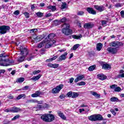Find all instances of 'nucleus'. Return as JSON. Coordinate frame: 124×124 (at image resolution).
<instances>
[{"mask_svg": "<svg viewBox=\"0 0 124 124\" xmlns=\"http://www.w3.org/2000/svg\"><path fill=\"white\" fill-rule=\"evenodd\" d=\"M6 57H8V56H4L3 54L0 55V65L1 66H8L10 64L14 63L13 60H10L9 59H6Z\"/></svg>", "mask_w": 124, "mask_h": 124, "instance_id": "obj_1", "label": "nucleus"}, {"mask_svg": "<svg viewBox=\"0 0 124 124\" xmlns=\"http://www.w3.org/2000/svg\"><path fill=\"white\" fill-rule=\"evenodd\" d=\"M63 29L62 30V33L65 35H70L72 34V30L69 29L70 25L68 23H64L62 26Z\"/></svg>", "mask_w": 124, "mask_h": 124, "instance_id": "obj_2", "label": "nucleus"}, {"mask_svg": "<svg viewBox=\"0 0 124 124\" xmlns=\"http://www.w3.org/2000/svg\"><path fill=\"white\" fill-rule=\"evenodd\" d=\"M10 30V27L9 26L5 25L0 26V33L1 34H4L7 32V31H9Z\"/></svg>", "mask_w": 124, "mask_h": 124, "instance_id": "obj_3", "label": "nucleus"}, {"mask_svg": "<svg viewBox=\"0 0 124 124\" xmlns=\"http://www.w3.org/2000/svg\"><path fill=\"white\" fill-rule=\"evenodd\" d=\"M123 45H124V44L120 42H112L109 44L110 47H113V48H116V49L121 46H123Z\"/></svg>", "mask_w": 124, "mask_h": 124, "instance_id": "obj_4", "label": "nucleus"}, {"mask_svg": "<svg viewBox=\"0 0 124 124\" xmlns=\"http://www.w3.org/2000/svg\"><path fill=\"white\" fill-rule=\"evenodd\" d=\"M19 49L20 50V55H22L24 57H26V56L29 54V51L27 48L23 46H21L19 47Z\"/></svg>", "mask_w": 124, "mask_h": 124, "instance_id": "obj_5", "label": "nucleus"}, {"mask_svg": "<svg viewBox=\"0 0 124 124\" xmlns=\"http://www.w3.org/2000/svg\"><path fill=\"white\" fill-rule=\"evenodd\" d=\"M63 88V84H61L55 88H53L52 90V93H60L61 91V90H62Z\"/></svg>", "mask_w": 124, "mask_h": 124, "instance_id": "obj_6", "label": "nucleus"}, {"mask_svg": "<svg viewBox=\"0 0 124 124\" xmlns=\"http://www.w3.org/2000/svg\"><path fill=\"white\" fill-rule=\"evenodd\" d=\"M94 26V24L93 22H89L84 24L83 27L84 29H87V30H90L93 29Z\"/></svg>", "mask_w": 124, "mask_h": 124, "instance_id": "obj_7", "label": "nucleus"}, {"mask_svg": "<svg viewBox=\"0 0 124 124\" xmlns=\"http://www.w3.org/2000/svg\"><path fill=\"white\" fill-rule=\"evenodd\" d=\"M45 48H50V47H51V46H52V45H53V44H55V43H56V40H53V41H49L48 42H45Z\"/></svg>", "mask_w": 124, "mask_h": 124, "instance_id": "obj_8", "label": "nucleus"}, {"mask_svg": "<svg viewBox=\"0 0 124 124\" xmlns=\"http://www.w3.org/2000/svg\"><path fill=\"white\" fill-rule=\"evenodd\" d=\"M68 53L67 52H64L63 54L61 55L58 58V62H62V61H65L66 59V57H67V55Z\"/></svg>", "mask_w": 124, "mask_h": 124, "instance_id": "obj_9", "label": "nucleus"}, {"mask_svg": "<svg viewBox=\"0 0 124 124\" xmlns=\"http://www.w3.org/2000/svg\"><path fill=\"white\" fill-rule=\"evenodd\" d=\"M107 50L108 53L112 54H116L117 52H118V49L116 48H113L112 47H108Z\"/></svg>", "mask_w": 124, "mask_h": 124, "instance_id": "obj_10", "label": "nucleus"}, {"mask_svg": "<svg viewBox=\"0 0 124 124\" xmlns=\"http://www.w3.org/2000/svg\"><path fill=\"white\" fill-rule=\"evenodd\" d=\"M94 8L97 10V11H99V12H102V11L105 10V8L103 6L94 5Z\"/></svg>", "mask_w": 124, "mask_h": 124, "instance_id": "obj_11", "label": "nucleus"}, {"mask_svg": "<svg viewBox=\"0 0 124 124\" xmlns=\"http://www.w3.org/2000/svg\"><path fill=\"white\" fill-rule=\"evenodd\" d=\"M86 10L88 13L90 14H92L93 15H96V11L93 10V8L92 7H87Z\"/></svg>", "mask_w": 124, "mask_h": 124, "instance_id": "obj_12", "label": "nucleus"}, {"mask_svg": "<svg viewBox=\"0 0 124 124\" xmlns=\"http://www.w3.org/2000/svg\"><path fill=\"white\" fill-rule=\"evenodd\" d=\"M41 118L42 119L44 122L46 123H49L50 119H48V114H45L41 117Z\"/></svg>", "mask_w": 124, "mask_h": 124, "instance_id": "obj_13", "label": "nucleus"}, {"mask_svg": "<svg viewBox=\"0 0 124 124\" xmlns=\"http://www.w3.org/2000/svg\"><path fill=\"white\" fill-rule=\"evenodd\" d=\"M85 78V75H80L78 76L77 78H76L75 80V83H77L78 82H79V81H81V80H83Z\"/></svg>", "mask_w": 124, "mask_h": 124, "instance_id": "obj_14", "label": "nucleus"}, {"mask_svg": "<svg viewBox=\"0 0 124 124\" xmlns=\"http://www.w3.org/2000/svg\"><path fill=\"white\" fill-rule=\"evenodd\" d=\"M55 36H56V35L54 33L49 34L47 37L48 39V41H53L54 40H56L55 39H54L55 38Z\"/></svg>", "mask_w": 124, "mask_h": 124, "instance_id": "obj_15", "label": "nucleus"}, {"mask_svg": "<svg viewBox=\"0 0 124 124\" xmlns=\"http://www.w3.org/2000/svg\"><path fill=\"white\" fill-rule=\"evenodd\" d=\"M97 77L98 79H99L100 80H102V81H103V80H105L107 78V77H106V76L102 74H98L97 75Z\"/></svg>", "mask_w": 124, "mask_h": 124, "instance_id": "obj_16", "label": "nucleus"}, {"mask_svg": "<svg viewBox=\"0 0 124 124\" xmlns=\"http://www.w3.org/2000/svg\"><path fill=\"white\" fill-rule=\"evenodd\" d=\"M48 120H50L48 121V123H50L51 122H53L54 120H55V116H54V115L51 114H47Z\"/></svg>", "mask_w": 124, "mask_h": 124, "instance_id": "obj_17", "label": "nucleus"}, {"mask_svg": "<svg viewBox=\"0 0 124 124\" xmlns=\"http://www.w3.org/2000/svg\"><path fill=\"white\" fill-rule=\"evenodd\" d=\"M47 66H48V67H52V68H57L59 67V64H52L49 63L47 64Z\"/></svg>", "mask_w": 124, "mask_h": 124, "instance_id": "obj_18", "label": "nucleus"}, {"mask_svg": "<svg viewBox=\"0 0 124 124\" xmlns=\"http://www.w3.org/2000/svg\"><path fill=\"white\" fill-rule=\"evenodd\" d=\"M20 109L19 108H17V107H13L12 108V113H18V112H19V111H20Z\"/></svg>", "mask_w": 124, "mask_h": 124, "instance_id": "obj_19", "label": "nucleus"}, {"mask_svg": "<svg viewBox=\"0 0 124 124\" xmlns=\"http://www.w3.org/2000/svg\"><path fill=\"white\" fill-rule=\"evenodd\" d=\"M102 68L103 69H105V70H107V69H110L111 68V65L105 63L103 64Z\"/></svg>", "mask_w": 124, "mask_h": 124, "instance_id": "obj_20", "label": "nucleus"}, {"mask_svg": "<svg viewBox=\"0 0 124 124\" xmlns=\"http://www.w3.org/2000/svg\"><path fill=\"white\" fill-rule=\"evenodd\" d=\"M102 47H103V45H102L101 43L97 44L96 49L97 51H101V49H102Z\"/></svg>", "mask_w": 124, "mask_h": 124, "instance_id": "obj_21", "label": "nucleus"}, {"mask_svg": "<svg viewBox=\"0 0 124 124\" xmlns=\"http://www.w3.org/2000/svg\"><path fill=\"white\" fill-rule=\"evenodd\" d=\"M33 39L34 40H35V41L36 42H38L40 41H41V40L42 39V38L41 37H40V36H36V35H35L33 37Z\"/></svg>", "mask_w": 124, "mask_h": 124, "instance_id": "obj_22", "label": "nucleus"}, {"mask_svg": "<svg viewBox=\"0 0 124 124\" xmlns=\"http://www.w3.org/2000/svg\"><path fill=\"white\" fill-rule=\"evenodd\" d=\"M40 94H41V92L37 91L35 93L32 94L31 95V96L32 97H37L39 96V95H40Z\"/></svg>", "mask_w": 124, "mask_h": 124, "instance_id": "obj_23", "label": "nucleus"}, {"mask_svg": "<svg viewBox=\"0 0 124 124\" xmlns=\"http://www.w3.org/2000/svg\"><path fill=\"white\" fill-rule=\"evenodd\" d=\"M48 108V105L47 104H45L44 105H38L37 106V108H38L39 109H45V108Z\"/></svg>", "mask_w": 124, "mask_h": 124, "instance_id": "obj_24", "label": "nucleus"}, {"mask_svg": "<svg viewBox=\"0 0 124 124\" xmlns=\"http://www.w3.org/2000/svg\"><path fill=\"white\" fill-rule=\"evenodd\" d=\"M58 114L59 117H60V118H61V119H62L63 120L66 119V117L64 116V114H63V113L62 112H61V111H58Z\"/></svg>", "mask_w": 124, "mask_h": 124, "instance_id": "obj_25", "label": "nucleus"}, {"mask_svg": "<svg viewBox=\"0 0 124 124\" xmlns=\"http://www.w3.org/2000/svg\"><path fill=\"white\" fill-rule=\"evenodd\" d=\"M89 120L90 121H92V122H96V117L95 114L92 115L88 117Z\"/></svg>", "mask_w": 124, "mask_h": 124, "instance_id": "obj_26", "label": "nucleus"}, {"mask_svg": "<svg viewBox=\"0 0 124 124\" xmlns=\"http://www.w3.org/2000/svg\"><path fill=\"white\" fill-rule=\"evenodd\" d=\"M96 118V121H102L103 120V117H102V115L98 114L95 115Z\"/></svg>", "mask_w": 124, "mask_h": 124, "instance_id": "obj_27", "label": "nucleus"}, {"mask_svg": "<svg viewBox=\"0 0 124 124\" xmlns=\"http://www.w3.org/2000/svg\"><path fill=\"white\" fill-rule=\"evenodd\" d=\"M110 101H111V102H120L121 100H119V99L116 97H112L110 98Z\"/></svg>", "mask_w": 124, "mask_h": 124, "instance_id": "obj_28", "label": "nucleus"}, {"mask_svg": "<svg viewBox=\"0 0 124 124\" xmlns=\"http://www.w3.org/2000/svg\"><path fill=\"white\" fill-rule=\"evenodd\" d=\"M90 93L95 96V97H97V98H99L100 97V95H99L97 93L94 92H90Z\"/></svg>", "mask_w": 124, "mask_h": 124, "instance_id": "obj_29", "label": "nucleus"}, {"mask_svg": "<svg viewBox=\"0 0 124 124\" xmlns=\"http://www.w3.org/2000/svg\"><path fill=\"white\" fill-rule=\"evenodd\" d=\"M47 8L48 9H51V11L54 12L56 11L57 8H56V6H52V5H49L47 6Z\"/></svg>", "mask_w": 124, "mask_h": 124, "instance_id": "obj_30", "label": "nucleus"}, {"mask_svg": "<svg viewBox=\"0 0 124 124\" xmlns=\"http://www.w3.org/2000/svg\"><path fill=\"white\" fill-rule=\"evenodd\" d=\"M26 57L24 56H20L18 58L17 61L18 62H24L25 60V58Z\"/></svg>", "mask_w": 124, "mask_h": 124, "instance_id": "obj_31", "label": "nucleus"}, {"mask_svg": "<svg viewBox=\"0 0 124 124\" xmlns=\"http://www.w3.org/2000/svg\"><path fill=\"white\" fill-rule=\"evenodd\" d=\"M30 101L32 103H37L38 104H42V101H37V100H31Z\"/></svg>", "mask_w": 124, "mask_h": 124, "instance_id": "obj_32", "label": "nucleus"}, {"mask_svg": "<svg viewBox=\"0 0 124 124\" xmlns=\"http://www.w3.org/2000/svg\"><path fill=\"white\" fill-rule=\"evenodd\" d=\"M41 77V75H39L37 76L33 77L31 78V80H33V81H37V80H38L40 79V78Z\"/></svg>", "mask_w": 124, "mask_h": 124, "instance_id": "obj_33", "label": "nucleus"}, {"mask_svg": "<svg viewBox=\"0 0 124 124\" xmlns=\"http://www.w3.org/2000/svg\"><path fill=\"white\" fill-rule=\"evenodd\" d=\"M56 59H58V56H55L54 57H53L52 58H50L49 59H47L46 60V62H52V61H55V60H56Z\"/></svg>", "mask_w": 124, "mask_h": 124, "instance_id": "obj_34", "label": "nucleus"}, {"mask_svg": "<svg viewBox=\"0 0 124 124\" xmlns=\"http://www.w3.org/2000/svg\"><path fill=\"white\" fill-rule=\"evenodd\" d=\"M45 42H42L38 45V48H42V47H44V46H45Z\"/></svg>", "mask_w": 124, "mask_h": 124, "instance_id": "obj_35", "label": "nucleus"}, {"mask_svg": "<svg viewBox=\"0 0 124 124\" xmlns=\"http://www.w3.org/2000/svg\"><path fill=\"white\" fill-rule=\"evenodd\" d=\"M24 80H25V78H19L16 79V83H23Z\"/></svg>", "mask_w": 124, "mask_h": 124, "instance_id": "obj_36", "label": "nucleus"}, {"mask_svg": "<svg viewBox=\"0 0 124 124\" xmlns=\"http://www.w3.org/2000/svg\"><path fill=\"white\" fill-rule=\"evenodd\" d=\"M72 37L74 38V39H79V38H82V35H80L79 36L76 35H73L72 36Z\"/></svg>", "mask_w": 124, "mask_h": 124, "instance_id": "obj_37", "label": "nucleus"}, {"mask_svg": "<svg viewBox=\"0 0 124 124\" xmlns=\"http://www.w3.org/2000/svg\"><path fill=\"white\" fill-rule=\"evenodd\" d=\"M22 97H26V95L25 94H19L17 97H16V99H17L18 100H19V99H21V98H22Z\"/></svg>", "mask_w": 124, "mask_h": 124, "instance_id": "obj_38", "label": "nucleus"}, {"mask_svg": "<svg viewBox=\"0 0 124 124\" xmlns=\"http://www.w3.org/2000/svg\"><path fill=\"white\" fill-rule=\"evenodd\" d=\"M78 96H79V93L74 92L73 93L72 98H76V97H78Z\"/></svg>", "mask_w": 124, "mask_h": 124, "instance_id": "obj_39", "label": "nucleus"}, {"mask_svg": "<svg viewBox=\"0 0 124 124\" xmlns=\"http://www.w3.org/2000/svg\"><path fill=\"white\" fill-rule=\"evenodd\" d=\"M54 25H55V26H59V25H61V22L60 21V20H54Z\"/></svg>", "mask_w": 124, "mask_h": 124, "instance_id": "obj_40", "label": "nucleus"}, {"mask_svg": "<svg viewBox=\"0 0 124 124\" xmlns=\"http://www.w3.org/2000/svg\"><path fill=\"white\" fill-rule=\"evenodd\" d=\"M79 47H80L79 44H76L73 46V50H77V49H78V48H79Z\"/></svg>", "mask_w": 124, "mask_h": 124, "instance_id": "obj_41", "label": "nucleus"}, {"mask_svg": "<svg viewBox=\"0 0 124 124\" xmlns=\"http://www.w3.org/2000/svg\"><path fill=\"white\" fill-rule=\"evenodd\" d=\"M61 23H65L67 21V19L65 17H63L61 19L59 20Z\"/></svg>", "mask_w": 124, "mask_h": 124, "instance_id": "obj_42", "label": "nucleus"}, {"mask_svg": "<svg viewBox=\"0 0 124 124\" xmlns=\"http://www.w3.org/2000/svg\"><path fill=\"white\" fill-rule=\"evenodd\" d=\"M67 7V4L64 2L61 5V9H64V8H66Z\"/></svg>", "mask_w": 124, "mask_h": 124, "instance_id": "obj_43", "label": "nucleus"}, {"mask_svg": "<svg viewBox=\"0 0 124 124\" xmlns=\"http://www.w3.org/2000/svg\"><path fill=\"white\" fill-rule=\"evenodd\" d=\"M36 15L37 17H39V18H41L43 16V13L40 12H39L36 13Z\"/></svg>", "mask_w": 124, "mask_h": 124, "instance_id": "obj_44", "label": "nucleus"}, {"mask_svg": "<svg viewBox=\"0 0 124 124\" xmlns=\"http://www.w3.org/2000/svg\"><path fill=\"white\" fill-rule=\"evenodd\" d=\"M94 68H95V65H93L89 67L88 69L89 71H93L94 70Z\"/></svg>", "mask_w": 124, "mask_h": 124, "instance_id": "obj_45", "label": "nucleus"}, {"mask_svg": "<svg viewBox=\"0 0 124 124\" xmlns=\"http://www.w3.org/2000/svg\"><path fill=\"white\" fill-rule=\"evenodd\" d=\"M86 85V82L84 81H81L77 83L78 86H85Z\"/></svg>", "mask_w": 124, "mask_h": 124, "instance_id": "obj_46", "label": "nucleus"}, {"mask_svg": "<svg viewBox=\"0 0 124 124\" xmlns=\"http://www.w3.org/2000/svg\"><path fill=\"white\" fill-rule=\"evenodd\" d=\"M122 89L120 87L116 86V88L114 90V92H116L117 93H120V91H121Z\"/></svg>", "mask_w": 124, "mask_h": 124, "instance_id": "obj_47", "label": "nucleus"}, {"mask_svg": "<svg viewBox=\"0 0 124 124\" xmlns=\"http://www.w3.org/2000/svg\"><path fill=\"white\" fill-rule=\"evenodd\" d=\"M30 88V86H25L21 88L22 91H27V90H29V88Z\"/></svg>", "mask_w": 124, "mask_h": 124, "instance_id": "obj_48", "label": "nucleus"}, {"mask_svg": "<svg viewBox=\"0 0 124 124\" xmlns=\"http://www.w3.org/2000/svg\"><path fill=\"white\" fill-rule=\"evenodd\" d=\"M101 23L102 26H103V27H105V26H106V24H107V21L106 20H102Z\"/></svg>", "mask_w": 124, "mask_h": 124, "instance_id": "obj_49", "label": "nucleus"}, {"mask_svg": "<svg viewBox=\"0 0 124 124\" xmlns=\"http://www.w3.org/2000/svg\"><path fill=\"white\" fill-rule=\"evenodd\" d=\"M116 87H117V86L116 84L110 86V89H111L112 90H114V91H115V89H116Z\"/></svg>", "mask_w": 124, "mask_h": 124, "instance_id": "obj_50", "label": "nucleus"}, {"mask_svg": "<svg viewBox=\"0 0 124 124\" xmlns=\"http://www.w3.org/2000/svg\"><path fill=\"white\" fill-rule=\"evenodd\" d=\"M73 93L72 92H69L67 93L68 97H72Z\"/></svg>", "mask_w": 124, "mask_h": 124, "instance_id": "obj_51", "label": "nucleus"}, {"mask_svg": "<svg viewBox=\"0 0 124 124\" xmlns=\"http://www.w3.org/2000/svg\"><path fill=\"white\" fill-rule=\"evenodd\" d=\"M77 15L79 16H82V15H84V12L83 11H78L77 13Z\"/></svg>", "mask_w": 124, "mask_h": 124, "instance_id": "obj_52", "label": "nucleus"}, {"mask_svg": "<svg viewBox=\"0 0 124 124\" xmlns=\"http://www.w3.org/2000/svg\"><path fill=\"white\" fill-rule=\"evenodd\" d=\"M24 15H25L26 18H30V14L28 12H25L23 13Z\"/></svg>", "mask_w": 124, "mask_h": 124, "instance_id": "obj_53", "label": "nucleus"}, {"mask_svg": "<svg viewBox=\"0 0 124 124\" xmlns=\"http://www.w3.org/2000/svg\"><path fill=\"white\" fill-rule=\"evenodd\" d=\"M20 14V12L19 10H16L14 12V15H16V16H17V15H19Z\"/></svg>", "mask_w": 124, "mask_h": 124, "instance_id": "obj_54", "label": "nucleus"}, {"mask_svg": "<svg viewBox=\"0 0 124 124\" xmlns=\"http://www.w3.org/2000/svg\"><path fill=\"white\" fill-rule=\"evenodd\" d=\"M5 112H6V113H9V112H12V108L6 109L5 110Z\"/></svg>", "mask_w": 124, "mask_h": 124, "instance_id": "obj_55", "label": "nucleus"}, {"mask_svg": "<svg viewBox=\"0 0 124 124\" xmlns=\"http://www.w3.org/2000/svg\"><path fill=\"white\" fill-rule=\"evenodd\" d=\"M40 70L34 71L33 72V75H36V74H38V73H40Z\"/></svg>", "mask_w": 124, "mask_h": 124, "instance_id": "obj_56", "label": "nucleus"}, {"mask_svg": "<svg viewBox=\"0 0 124 124\" xmlns=\"http://www.w3.org/2000/svg\"><path fill=\"white\" fill-rule=\"evenodd\" d=\"M117 77L118 78H124V73L119 75Z\"/></svg>", "mask_w": 124, "mask_h": 124, "instance_id": "obj_57", "label": "nucleus"}, {"mask_svg": "<svg viewBox=\"0 0 124 124\" xmlns=\"http://www.w3.org/2000/svg\"><path fill=\"white\" fill-rule=\"evenodd\" d=\"M20 118V116L19 115H17L16 116H15L13 119V121H14V120H17V119H19Z\"/></svg>", "mask_w": 124, "mask_h": 124, "instance_id": "obj_58", "label": "nucleus"}, {"mask_svg": "<svg viewBox=\"0 0 124 124\" xmlns=\"http://www.w3.org/2000/svg\"><path fill=\"white\" fill-rule=\"evenodd\" d=\"M115 7H122V4L120 3H116L115 5Z\"/></svg>", "mask_w": 124, "mask_h": 124, "instance_id": "obj_59", "label": "nucleus"}, {"mask_svg": "<svg viewBox=\"0 0 124 124\" xmlns=\"http://www.w3.org/2000/svg\"><path fill=\"white\" fill-rule=\"evenodd\" d=\"M110 112L114 115V116H116V111L113 109H110Z\"/></svg>", "mask_w": 124, "mask_h": 124, "instance_id": "obj_60", "label": "nucleus"}, {"mask_svg": "<svg viewBox=\"0 0 124 124\" xmlns=\"http://www.w3.org/2000/svg\"><path fill=\"white\" fill-rule=\"evenodd\" d=\"M77 25L80 28H82V23H81V21H78Z\"/></svg>", "mask_w": 124, "mask_h": 124, "instance_id": "obj_61", "label": "nucleus"}, {"mask_svg": "<svg viewBox=\"0 0 124 124\" xmlns=\"http://www.w3.org/2000/svg\"><path fill=\"white\" fill-rule=\"evenodd\" d=\"M79 107H80V108H82L83 107H87V108H89V107H88V105H85L84 104L80 105Z\"/></svg>", "mask_w": 124, "mask_h": 124, "instance_id": "obj_62", "label": "nucleus"}, {"mask_svg": "<svg viewBox=\"0 0 124 124\" xmlns=\"http://www.w3.org/2000/svg\"><path fill=\"white\" fill-rule=\"evenodd\" d=\"M120 14L121 15V17L122 18H124V11H122L121 12H120Z\"/></svg>", "mask_w": 124, "mask_h": 124, "instance_id": "obj_63", "label": "nucleus"}, {"mask_svg": "<svg viewBox=\"0 0 124 124\" xmlns=\"http://www.w3.org/2000/svg\"><path fill=\"white\" fill-rule=\"evenodd\" d=\"M31 31H32V32H36V31H37V29H31Z\"/></svg>", "mask_w": 124, "mask_h": 124, "instance_id": "obj_64", "label": "nucleus"}]
</instances>
